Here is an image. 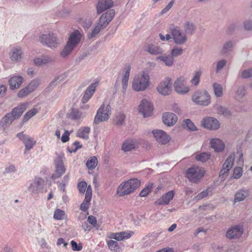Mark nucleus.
Wrapping results in <instances>:
<instances>
[{
    "instance_id": "1",
    "label": "nucleus",
    "mask_w": 252,
    "mask_h": 252,
    "mask_svg": "<svg viewBox=\"0 0 252 252\" xmlns=\"http://www.w3.org/2000/svg\"><path fill=\"white\" fill-rule=\"evenodd\" d=\"M115 14V12L113 9H110L103 13L100 17L97 24L88 33V38L91 39L94 37L101 30L106 28L114 17Z\"/></svg>"
},
{
    "instance_id": "2",
    "label": "nucleus",
    "mask_w": 252,
    "mask_h": 252,
    "mask_svg": "<svg viewBox=\"0 0 252 252\" xmlns=\"http://www.w3.org/2000/svg\"><path fill=\"white\" fill-rule=\"evenodd\" d=\"M140 185V181L135 178L131 179L120 184L118 187L117 194L120 196L128 195L137 189Z\"/></svg>"
},
{
    "instance_id": "3",
    "label": "nucleus",
    "mask_w": 252,
    "mask_h": 252,
    "mask_svg": "<svg viewBox=\"0 0 252 252\" xmlns=\"http://www.w3.org/2000/svg\"><path fill=\"white\" fill-rule=\"evenodd\" d=\"M205 171L202 167L193 166L189 168L186 172V177L192 182L196 183L202 178Z\"/></svg>"
},
{
    "instance_id": "4",
    "label": "nucleus",
    "mask_w": 252,
    "mask_h": 252,
    "mask_svg": "<svg viewBox=\"0 0 252 252\" xmlns=\"http://www.w3.org/2000/svg\"><path fill=\"white\" fill-rule=\"evenodd\" d=\"M39 41L43 45L50 48H56L59 44L58 39L54 33H48L41 34L39 36Z\"/></svg>"
},
{
    "instance_id": "5",
    "label": "nucleus",
    "mask_w": 252,
    "mask_h": 252,
    "mask_svg": "<svg viewBox=\"0 0 252 252\" xmlns=\"http://www.w3.org/2000/svg\"><path fill=\"white\" fill-rule=\"evenodd\" d=\"M192 100L195 103L203 106L208 105L210 102V96L206 91L197 92L192 96Z\"/></svg>"
},
{
    "instance_id": "6",
    "label": "nucleus",
    "mask_w": 252,
    "mask_h": 252,
    "mask_svg": "<svg viewBox=\"0 0 252 252\" xmlns=\"http://www.w3.org/2000/svg\"><path fill=\"white\" fill-rule=\"evenodd\" d=\"M171 31L174 42L176 44L182 45L186 43L188 39L187 35L179 27L173 28L171 29Z\"/></svg>"
},
{
    "instance_id": "7",
    "label": "nucleus",
    "mask_w": 252,
    "mask_h": 252,
    "mask_svg": "<svg viewBox=\"0 0 252 252\" xmlns=\"http://www.w3.org/2000/svg\"><path fill=\"white\" fill-rule=\"evenodd\" d=\"M110 110L111 107L109 105H107L106 106L104 104L102 105L97 112L94 120V123L97 124L108 120L110 114Z\"/></svg>"
},
{
    "instance_id": "8",
    "label": "nucleus",
    "mask_w": 252,
    "mask_h": 252,
    "mask_svg": "<svg viewBox=\"0 0 252 252\" xmlns=\"http://www.w3.org/2000/svg\"><path fill=\"white\" fill-rule=\"evenodd\" d=\"M55 165V172L52 176V179H56L61 177L65 172L66 169L63 165V157L58 156L54 160Z\"/></svg>"
},
{
    "instance_id": "9",
    "label": "nucleus",
    "mask_w": 252,
    "mask_h": 252,
    "mask_svg": "<svg viewBox=\"0 0 252 252\" xmlns=\"http://www.w3.org/2000/svg\"><path fill=\"white\" fill-rule=\"evenodd\" d=\"M16 136L21 140L25 146L26 150H30L36 144V141L32 137L24 134L23 132L18 133Z\"/></svg>"
},
{
    "instance_id": "10",
    "label": "nucleus",
    "mask_w": 252,
    "mask_h": 252,
    "mask_svg": "<svg viewBox=\"0 0 252 252\" xmlns=\"http://www.w3.org/2000/svg\"><path fill=\"white\" fill-rule=\"evenodd\" d=\"M153 110V107L151 103L146 99L141 101L139 106V111L144 117H148L151 115Z\"/></svg>"
},
{
    "instance_id": "11",
    "label": "nucleus",
    "mask_w": 252,
    "mask_h": 252,
    "mask_svg": "<svg viewBox=\"0 0 252 252\" xmlns=\"http://www.w3.org/2000/svg\"><path fill=\"white\" fill-rule=\"evenodd\" d=\"M157 90L162 95H169L172 92V83L170 82V80L161 82L157 87Z\"/></svg>"
},
{
    "instance_id": "12",
    "label": "nucleus",
    "mask_w": 252,
    "mask_h": 252,
    "mask_svg": "<svg viewBox=\"0 0 252 252\" xmlns=\"http://www.w3.org/2000/svg\"><path fill=\"white\" fill-rule=\"evenodd\" d=\"M174 88L176 92L180 94H187L189 90L185 80H176L174 83Z\"/></svg>"
},
{
    "instance_id": "13",
    "label": "nucleus",
    "mask_w": 252,
    "mask_h": 252,
    "mask_svg": "<svg viewBox=\"0 0 252 252\" xmlns=\"http://www.w3.org/2000/svg\"><path fill=\"white\" fill-rule=\"evenodd\" d=\"M92 198V189L90 185L88 186L85 193V197L81 204L80 208L82 211H87L90 205V201Z\"/></svg>"
},
{
    "instance_id": "14",
    "label": "nucleus",
    "mask_w": 252,
    "mask_h": 252,
    "mask_svg": "<svg viewBox=\"0 0 252 252\" xmlns=\"http://www.w3.org/2000/svg\"><path fill=\"white\" fill-rule=\"evenodd\" d=\"M38 83L35 80L32 81L26 88L20 90L17 94L18 97L23 98L32 93L37 88Z\"/></svg>"
},
{
    "instance_id": "15",
    "label": "nucleus",
    "mask_w": 252,
    "mask_h": 252,
    "mask_svg": "<svg viewBox=\"0 0 252 252\" xmlns=\"http://www.w3.org/2000/svg\"><path fill=\"white\" fill-rule=\"evenodd\" d=\"M149 85V80H133L132 83L133 89L137 92L145 90Z\"/></svg>"
},
{
    "instance_id": "16",
    "label": "nucleus",
    "mask_w": 252,
    "mask_h": 252,
    "mask_svg": "<svg viewBox=\"0 0 252 252\" xmlns=\"http://www.w3.org/2000/svg\"><path fill=\"white\" fill-rule=\"evenodd\" d=\"M235 159L234 154H231L229 157L226 159L223 164L222 169L220 171V176L222 177L227 174L228 171L232 167Z\"/></svg>"
},
{
    "instance_id": "17",
    "label": "nucleus",
    "mask_w": 252,
    "mask_h": 252,
    "mask_svg": "<svg viewBox=\"0 0 252 252\" xmlns=\"http://www.w3.org/2000/svg\"><path fill=\"white\" fill-rule=\"evenodd\" d=\"M202 125L204 127L209 129H217L220 126L219 122L212 117L204 119L202 122Z\"/></svg>"
},
{
    "instance_id": "18",
    "label": "nucleus",
    "mask_w": 252,
    "mask_h": 252,
    "mask_svg": "<svg viewBox=\"0 0 252 252\" xmlns=\"http://www.w3.org/2000/svg\"><path fill=\"white\" fill-rule=\"evenodd\" d=\"M152 132L157 142L159 143L165 144L170 140L169 136L162 130H155Z\"/></svg>"
},
{
    "instance_id": "19",
    "label": "nucleus",
    "mask_w": 252,
    "mask_h": 252,
    "mask_svg": "<svg viewBox=\"0 0 252 252\" xmlns=\"http://www.w3.org/2000/svg\"><path fill=\"white\" fill-rule=\"evenodd\" d=\"M44 180L41 178H35L29 190L33 193H38L43 187Z\"/></svg>"
},
{
    "instance_id": "20",
    "label": "nucleus",
    "mask_w": 252,
    "mask_h": 252,
    "mask_svg": "<svg viewBox=\"0 0 252 252\" xmlns=\"http://www.w3.org/2000/svg\"><path fill=\"white\" fill-rule=\"evenodd\" d=\"M243 233V227L240 226H236L227 231L226 237L229 239L237 238L241 236Z\"/></svg>"
},
{
    "instance_id": "21",
    "label": "nucleus",
    "mask_w": 252,
    "mask_h": 252,
    "mask_svg": "<svg viewBox=\"0 0 252 252\" xmlns=\"http://www.w3.org/2000/svg\"><path fill=\"white\" fill-rule=\"evenodd\" d=\"M81 38L79 31H75L70 34L67 43L74 48L80 42Z\"/></svg>"
},
{
    "instance_id": "22",
    "label": "nucleus",
    "mask_w": 252,
    "mask_h": 252,
    "mask_svg": "<svg viewBox=\"0 0 252 252\" xmlns=\"http://www.w3.org/2000/svg\"><path fill=\"white\" fill-rule=\"evenodd\" d=\"M98 81H96L87 88L82 98V102L83 103H86L91 98L95 91L96 87L98 85Z\"/></svg>"
},
{
    "instance_id": "23",
    "label": "nucleus",
    "mask_w": 252,
    "mask_h": 252,
    "mask_svg": "<svg viewBox=\"0 0 252 252\" xmlns=\"http://www.w3.org/2000/svg\"><path fill=\"white\" fill-rule=\"evenodd\" d=\"M113 5L112 0H99L96 6L97 12L100 13L107 9L111 8Z\"/></svg>"
},
{
    "instance_id": "24",
    "label": "nucleus",
    "mask_w": 252,
    "mask_h": 252,
    "mask_svg": "<svg viewBox=\"0 0 252 252\" xmlns=\"http://www.w3.org/2000/svg\"><path fill=\"white\" fill-rule=\"evenodd\" d=\"M29 105L28 103H22L19 105L17 107L14 108L11 113L12 117L15 119L19 118L27 109Z\"/></svg>"
},
{
    "instance_id": "25",
    "label": "nucleus",
    "mask_w": 252,
    "mask_h": 252,
    "mask_svg": "<svg viewBox=\"0 0 252 252\" xmlns=\"http://www.w3.org/2000/svg\"><path fill=\"white\" fill-rule=\"evenodd\" d=\"M164 124L170 126L175 124L177 121V117L175 114L171 113H165L162 117Z\"/></svg>"
},
{
    "instance_id": "26",
    "label": "nucleus",
    "mask_w": 252,
    "mask_h": 252,
    "mask_svg": "<svg viewBox=\"0 0 252 252\" xmlns=\"http://www.w3.org/2000/svg\"><path fill=\"white\" fill-rule=\"evenodd\" d=\"M174 196L173 191H170L162 195L156 201V203L158 205H166L173 199Z\"/></svg>"
},
{
    "instance_id": "27",
    "label": "nucleus",
    "mask_w": 252,
    "mask_h": 252,
    "mask_svg": "<svg viewBox=\"0 0 252 252\" xmlns=\"http://www.w3.org/2000/svg\"><path fill=\"white\" fill-rule=\"evenodd\" d=\"M53 60V59L51 57L43 56L40 58H35L33 60V62L35 65L40 66L50 63L52 62Z\"/></svg>"
},
{
    "instance_id": "28",
    "label": "nucleus",
    "mask_w": 252,
    "mask_h": 252,
    "mask_svg": "<svg viewBox=\"0 0 252 252\" xmlns=\"http://www.w3.org/2000/svg\"><path fill=\"white\" fill-rule=\"evenodd\" d=\"M145 50L152 55H158L162 54L164 51L158 45L150 44H148Z\"/></svg>"
},
{
    "instance_id": "29",
    "label": "nucleus",
    "mask_w": 252,
    "mask_h": 252,
    "mask_svg": "<svg viewBox=\"0 0 252 252\" xmlns=\"http://www.w3.org/2000/svg\"><path fill=\"white\" fill-rule=\"evenodd\" d=\"M23 52L20 48H13L10 53V59L12 61L19 62L22 58Z\"/></svg>"
},
{
    "instance_id": "30",
    "label": "nucleus",
    "mask_w": 252,
    "mask_h": 252,
    "mask_svg": "<svg viewBox=\"0 0 252 252\" xmlns=\"http://www.w3.org/2000/svg\"><path fill=\"white\" fill-rule=\"evenodd\" d=\"M211 147L216 152H220L224 149V144L223 142L219 139H213L211 141Z\"/></svg>"
},
{
    "instance_id": "31",
    "label": "nucleus",
    "mask_w": 252,
    "mask_h": 252,
    "mask_svg": "<svg viewBox=\"0 0 252 252\" xmlns=\"http://www.w3.org/2000/svg\"><path fill=\"white\" fill-rule=\"evenodd\" d=\"M14 120L10 113L7 114L0 122V129L4 131L5 126L11 124Z\"/></svg>"
},
{
    "instance_id": "32",
    "label": "nucleus",
    "mask_w": 252,
    "mask_h": 252,
    "mask_svg": "<svg viewBox=\"0 0 252 252\" xmlns=\"http://www.w3.org/2000/svg\"><path fill=\"white\" fill-rule=\"evenodd\" d=\"M136 146L135 142L132 140H127L123 143L122 149L124 152H128L135 149Z\"/></svg>"
},
{
    "instance_id": "33",
    "label": "nucleus",
    "mask_w": 252,
    "mask_h": 252,
    "mask_svg": "<svg viewBox=\"0 0 252 252\" xmlns=\"http://www.w3.org/2000/svg\"><path fill=\"white\" fill-rule=\"evenodd\" d=\"M90 130V128L88 126L81 127L78 130L76 135L79 138L87 139L89 137Z\"/></svg>"
},
{
    "instance_id": "34",
    "label": "nucleus",
    "mask_w": 252,
    "mask_h": 252,
    "mask_svg": "<svg viewBox=\"0 0 252 252\" xmlns=\"http://www.w3.org/2000/svg\"><path fill=\"white\" fill-rule=\"evenodd\" d=\"M133 234V232L131 231L117 232L116 233V240L122 241L124 239H127L130 238Z\"/></svg>"
},
{
    "instance_id": "35",
    "label": "nucleus",
    "mask_w": 252,
    "mask_h": 252,
    "mask_svg": "<svg viewBox=\"0 0 252 252\" xmlns=\"http://www.w3.org/2000/svg\"><path fill=\"white\" fill-rule=\"evenodd\" d=\"M157 60L162 61L168 66H172L174 63V59L171 55L158 56L157 58Z\"/></svg>"
},
{
    "instance_id": "36",
    "label": "nucleus",
    "mask_w": 252,
    "mask_h": 252,
    "mask_svg": "<svg viewBox=\"0 0 252 252\" xmlns=\"http://www.w3.org/2000/svg\"><path fill=\"white\" fill-rule=\"evenodd\" d=\"M98 163L97 158L95 156L90 157L87 160L86 165L89 170H93L97 166Z\"/></svg>"
},
{
    "instance_id": "37",
    "label": "nucleus",
    "mask_w": 252,
    "mask_h": 252,
    "mask_svg": "<svg viewBox=\"0 0 252 252\" xmlns=\"http://www.w3.org/2000/svg\"><path fill=\"white\" fill-rule=\"evenodd\" d=\"M183 28L186 35H192L195 31V26L193 24L188 21L184 24Z\"/></svg>"
},
{
    "instance_id": "38",
    "label": "nucleus",
    "mask_w": 252,
    "mask_h": 252,
    "mask_svg": "<svg viewBox=\"0 0 252 252\" xmlns=\"http://www.w3.org/2000/svg\"><path fill=\"white\" fill-rule=\"evenodd\" d=\"M234 45V43L231 41L225 42L221 51V54L223 55L232 51Z\"/></svg>"
},
{
    "instance_id": "39",
    "label": "nucleus",
    "mask_w": 252,
    "mask_h": 252,
    "mask_svg": "<svg viewBox=\"0 0 252 252\" xmlns=\"http://www.w3.org/2000/svg\"><path fill=\"white\" fill-rule=\"evenodd\" d=\"M248 195L249 192L248 190L240 191L237 192L235 195V202L244 200Z\"/></svg>"
},
{
    "instance_id": "40",
    "label": "nucleus",
    "mask_w": 252,
    "mask_h": 252,
    "mask_svg": "<svg viewBox=\"0 0 252 252\" xmlns=\"http://www.w3.org/2000/svg\"><path fill=\"white\" fill-rule=\"evenodd\" d=\"M65 213L64 211L60 209L55 210L54 214V219L57 220H63L64 219Z\"/></svg>"
},
{
    "instance_id": "41",
    "label": "nucleus",
    "mask_w": 252,
    "mask_h": 252,
    "mask_svg": "<svg viewBox=\"0 0 252 252\" xmlns=\"http://www.w3.org/2000/svg\"><path fill=\"white\" fill-rule=\"evenodd\" d=\"M23 83L22 80H9L10 88L11 90L19 88Z\"/></svg>"
},
{
    "instance_id": "42",
    "label": "nucleus",
    "mask_w": 252,
    "mask_h": 252,
    "mask_svg": "<svg viewBox=\"0 0 252 252\" xmlns=\"http://www.w3.org/2000/svg\"><path fill=\"white\" fill-rule=\"evenodd\" d=\"M210 158V155L207 153H202L199 154H197L195 156V159L197 161L201 162H206Z\"/></svg>"
},
{
    "instance_id": "43",
    "label": "nucleus",
    "mask_w": 252,
    "mask_h": 252,
    "mask_svg": "<svg viewBox=\"0 0 252 252\" xmlns=\"http://www.w3.org/2000/svg\"><path fill=\"white\" fill-rule=\"evenodd\" d=\"M107 245L109 249L111 251L117 252L120 249V247L118 245V243L114 240H109L107 241Z\"/></svg>"
},
{
    "instance_id": "44",
    "label": "nucleus",
    "mask_w": 252,
    "mask_h": 252,
    "mask_svg": "<svg viewBox=\"0 0 252 252\" xmlns=\"http://www.w3.org/2000/svg\"><path fill=\"white\" fill-rule=\"evenodd\" d=\"M82 113L77 109H72L69 114V117L73 120H78L82 117Z\"/></svg>"
},
{
    "instance_id": "45",
    "label": "nucleus",
    "mask_w": 252,
    "mask_h": 252,
    "mask_svg": "<svg viewBox=\"0 0 252 252\" xmlns=\"http://www.w3.org/2000/svg\"><path fill=\"white\" fill-rule=\"evenodd\" d=\"M213 88L215 94L217 97H220L222 95V87L220 85L215 83L213 85Z\"/></svg>"
},
{
    "instance_id": "46",
    "label": "nucleus",
    "mask_w": 252,
    "mask_h": 252,
    "mask_svg": "<svg viewBox=\"0 0 252 252\" xmlns=\"http://www.w3.org/2000/svg\"><path fill=\"white\" fill-rule=\"evenodd\" d=\"M73 49V47L67 43L61 53V56L63 58L66 57L70 53Z\"/></svg>"
},
{
    "instance_id": "47",
    "label": "nucleus",
    "mask_w": 252,
    "mask_h": 252,
    "mask_svg": "<svg viewBox=\"0 0 252 252\" xmlns=\"http://www.w3.org/2000/svg\"><path fill=\"white\" fill-rule=\"evenodd\" d=\"M183 53V50L180 47H174L171 50V55L173 58L181 55Z\"/></svg>"
},
{
    "instance_id": "48",
    "label": "nucleus",
    "mask_w": 252,
    "mask_h": 252,
    "mask_svg": "<svg viewBox=\"0 0 252 252\" xmlns=\"http://www.w3.org/2000/svg\"><path fill=\"white\" fill-rule=\"evenodd\" d=\"M226 64V61L225 60H221L216 62L215 70L216 72H219L220 71Z\"/></svg>"
},
{
    "instance_id": "49",
    "label": "nucleus",
    "mask_w": 252,
    "mask_h": 252,
    "mask_svg": "<svg viewBox=\"0 0 252 252\" xmlns=\"http://www.w3.org/2000/svg\"><path fill=\"white\" fill-rule=\"evenodd\" d=\"M86 182L82 181L79 182L77 185V188L79 191V192L81 194L84 193L86 189L88 188Z\"/></svg>"
},
{
    "instance_id": "50",
    "label": "nucleus",
    "mask_w": 252,
    "mask_h": 252,
    "mask_svg": "<svg viewBox=\"0 0 252 252\" xmlns=\"http://www.w3.org/2000/svg\"><path fill=\"white\" fill-rule=\"evenodd\" d=\"M37 112V110L35 108H33L27 112L24 117V121H27L31 117L35 115Z\"/></svg>"
},
{
    "instance_id": "51",
    "label": "nucleus",
    "mask_w": 252,
    "mask_h": 252,
    "mask_svg": "<svg viewBox=\"0 0 252 252\" xmlns=\"http://www.w3.org/2000/svg\"><path fill=\"white\" fill-rule=\"evenodd\" d=\"M82 146L80 144V142L76 141L69 148V151L70 153L76 152L77 150L81 148Z\"/></svg>"
},
{
    "instance_id": "52",
    "label": "nucleus",
    "mask_w": 252,
    "mask_h": 252,
    "mask_svg": "<svg viewBox=\"0 0 252 252\" xmlns=\"http://www.w3.org/2000/svg\"><path fill=\"white\" fill-rule=\"evenodd\" d=\"M243 169L240 167H237L234 168L233 173V177L235 179L239 178L242 175Z\"/></svg>"
},
{
    "instance_id": "53",
    "label": "nucleus",
    "mask_w": 252,
    "mask_h": 252,
    "mask_svg": "<svg viewBox=\"0 0 252 252\" xmlns=\"http://www.w3.org/2000/svg\"><path fill=\"white\" fill-rule=\"evenodd\" d=\"M217 111L219 114L223 115L225 116H228L230 115V111L221 106H219L217 108Z\"/></svg>"
},
{
    "instance_id": "54",
    "label": "nucleus",
    "mask_w": 252,
    "mask_h": 252,
    "mask_svg": "<svg viewBox=\"0 0 252 252\" xmlns=\"http://www.w3.org/2000/svg\"><path fill=\"white\" fill-rule=\"evenodd\" d=\"M125 118V116L123 114H119L116 116L114 120L115 124L117 125H121L123 124Z\"/></svg>"
},
{
    "instance_id": "55",
    "label": "nucleus",
    "mask_w": 252,
    "mask_h": 252,
    "mask_svg": "<svg viewBox=\"0 0 252 252\" xmlns=\"http://www.w3.org/2000/svg\"><path fill=\"white\" fill-rule=\"evenodd\" d=\"M72 250L76 251H80L82 250L83 246L81 243L77 244L74 240H72L70 242Z\"/></svg>"
},
{
    "instance_id": "56",
    "label": "nucleus",
    "mask_w": 252,
    "mask_h": 252,
    "mask_svg": "<svg viewBox=\"0 0 252 252\" xmlns=\"http://www.w3.org/2000/svg\"><path fill=\"white\" fill-rule=\"evenodd\" d=\"M242 77L243 79H248L252 77V68L244 70L242 72Z\"/></svg>"
},
{
    "instance_id": "57",
    "label": "nucleus",
    "mask_w": 252,
    "mask_h": 252,
    "mask_svg": "<svg viewBox=\"0 0 252 252\" xmlns=\"http://www.w3.org/2000/svg\"><path fill=\"white\" fill-rule=\"evenodd\" d=\"M152 188V186H147L145 187L140 191L139 195L141 197L146 196L151 192Z\"/></svg>"
},
{
    "instance_id": "58",
    "label": "nucleus",
    "mask_w": 252,
    "mask_h": 252,
    "mask_svg": "<svg viewBox=\"0 0 252 252\" xmlns=\"http://www.w3.org/2000/svg\"><path fill=\"white\" fill-rule=\"evenodd\" d=\"M185 124V125H186L187 127L189 130H196L197 129L194 124L189 119L186 120Z\"/></svg>"
},
{
    "instance_id": "59",
    "label": "nucleus",
    "mask_w": 252,
    "mask_h": 252,
    "mask_svg": "<svg viewBox=\"0 0 252 252\" xmlns=\"http://www.w3.org/2000/svg\"><path fill=\"white\" fill-rule=\"evenodd\" d=\"M87 221L94 227H97V220L95 217L93 216H89L88 218Z\"/></svg>"
},
{
    "instance_id": "60",
    "label": "nucleus",
    "mask_w": 252,
    "mask_h": 252,
    "mask_svg": "<svg viewBox=\"0 0 252 252\" xmlns=\"http://www.w3.org/2000/svg\"><path fill=\"white\" fill-rule=\"evenodd\" d=\"M70 133L71 132L67 130L65 131L61 137V140L63 143H65L69 141Z\"/></svg>"
},
{
    "instance_id": "61",
    "label": "nucleus",
    "mask_w": 252,
    "mask_h": 252,
    "mask_svg": "<svg viewBox=\"0 0 252 252\" xmlns=\"http://www.w3.org/2000/svg\"><path fill=\"white\" fill-rule=\"evenodd\" d=\"M138 79H149V72L147 70H143L139 73Z\"/></svg>"
},
{
    "instance_id": "62",
    "label": "nucleus",
    "mask_w": 252,
    "mask_h": 252,
    "mask_svg": "<svg viewBox=\"0 0 252 252\" xmlns=\"http://www.w3.org/2000/svg\"><path fill=\"white\" fill-rule=\"evenodd\" d=\"M244 28L246 30L252 31V20H246L245 21Z\"/></svg>"
},
{
    "instance_id": "63",
    "label": "nucleus",
    "mask_w": 252,
    "mask_h": 252,
    "mask_svg": "<svg viewBox=\"0 0 252 252\" xmlns=\"http://www.w3.org/2000/svg\"><path fill=\"white\" fill-rule=\"evenodd\" d=\"M208 194L209 190L208 189H207L206 190L202 191L201 192L199 193L197 195H196V199L197 200H200L204 198V197L207 196Z\"/></svg>"
},
{
    "instance_id": "64",
    "label": "nucleus",
    "mask_w": 252,
    "mask_h": 252,
    "mask_svg": "<svg viewBox=\"0 0 252 252\" xmlns=\"http://www.w3.org/2000/svg\"><path fill=\"white\" fill-rule=\"evenodd\" d=\"M92 22L90 19H86L82 22V26L84 28L88 29L92 25Z\"/></svg>"
}]
</instances>
